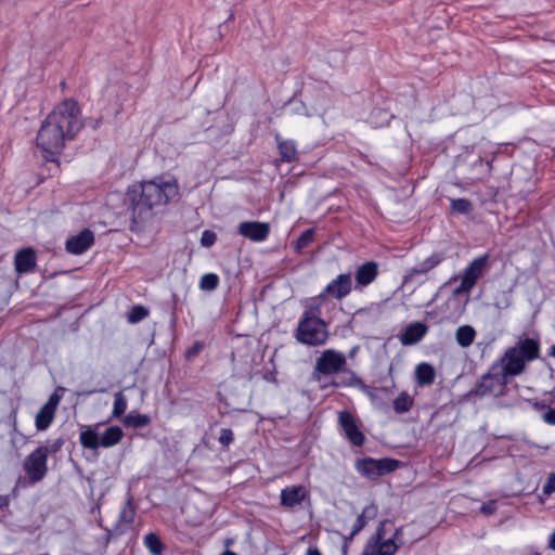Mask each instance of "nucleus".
I'll list each match as a JSON object with an SVG mask.
<instances>
[{
	"label": "nucleus",
	"mask_w": 555,
	"mask_h": 555,
	"mask_svg": "<svg viewBox=\"0 0 555 555\" xmlns=\"http://www.w3.org/2000/svg\"><path fill=\"white\" fill-rule=\"evenodd\" d=\"M234 440L233 431L230 428H221L220 436H219V442L223 447H229Z\"/></svg>",
	"instance_id": "58836bf2"
},
{
	"label": "nucleus",
	"mask_w": 555,
	"mask_h": 555,
	"mask_svg": "<svg viewBox=\"0 0 555 555\" xmlns=\"http://www.w3.org/2000/svg\"><path fill=\"white\" fill-rule=\"evenodd\" d=\"M543 494L551 495L555 492V474H551L543 486Z\"/></svg>",
	"instance_id": "79ce46f5"
},
{
	"label": "nucleus",
	"mask_w": 555,
	"mask_h": 555,
	"mask_svg": "<svg viewBox=\"0 0 555 555\" xmlns=\"http://www.w3.org/2000/svg\"><path fill=\"white\" fill-rule=\"evenodd\" d=\"M540 346L538 340L533 338H524L504 352L501 359L500 371L507 376H515L520 374L526 366V363L539 357Z\"/></svg>",
	"instance_id": "7ed1b4c3"
},
{
	"label": "nucleus",
	"mask_w": 555,
	"mask_h": 555,
	"mask_svg": "<svg viewBox=\"0 0 555 555\" xmlns=\"http://www.w3.org/2000/svg\"><path fill=\"white\" fill-rule=\"evenodd\" d=\"M444 259L443 254L434 253L424 261L417 263L413 268L406 270L403 276V283L415 282L420 276L426 275L429 271L436 268Z\"/></svg>",
	"instance_id": "9b49d317"
},
{
	"label": "nucleus",
	"mask_w": 555,
	"mask_h": 555,
	"mask_svg": "<svg viewBox=\"0 0 555 555\" xmlns=\"http://www.w3.org/2000/svg\"><path fill=\"white\" fill-rule=\"evenodd\" d=\"M79 440L81 446L86 449L96 450L101 447L100 435L91 428L81 431Z\"/></svg>",
	"instance_id": "cd10ccee"
},
{
	"label": "nucleus",
	"mask_w": 555,
	"mask_h": 555,
	"mask_svg": "<svg viewBox=\"0 0 555 555\" xmlns=\"http://www.w3.org/2000/svg\"><path fill=\"white\" fill-rule=\"evenodd\" d=\"M149 314V310L143 306H134L129 314H128V322L129 323H138L142 321L144 318H146Z\"/></svg>",
	"instance_id": "c9c22d12"
},
{
	"label": "nucleus",
	"mask_w": 555,
	"mask_h": 555,
	"mask_svg": "<svg viewBox=\"0 0 555 555\" xmlns=\"http://www.w3.org/2000/svg\"><path fill=\"white\" fill-rule=\"evenodd\" d=\"M338 423L346 438L356 447H362L365 441L364 434L360 430L358 420L348 411L338 414Z\"/></svg>",
	"instance_id": "9d476101"
},
{
	"label": "nucleus",
	"mask_w": 555,
	"mask_h": 555,
	"mask_svg": "<svg viewBox=\"0 0 555 555\" xmlns=\"http://www.w3.org/2000/svg\"><path fill=\"white\" fill-rule=\"evenodd\" d=\"M93 392H95V390L87 391L86 395H92Z\"/></svg>",
	"instance_id": "864d4df0"
},
{
	"label": "nucleus",
	"mask_w": 555,
	"mask_h": 555,
	"mask_svg": "<svg viewBox=\"0 0 555 555\" xmlns=\"http://www.w3.org/2000/svg\"><path fill=\"white\" fill-rule=\"evenodd\" d=\"M542 420L548 425H555V409L550 406L541 414Z\"/></svg>",
	"instance_id": "a18cd8bd"
},
{
	"label": "nucleus",
	"mask_w": 555,
	"mask_h": 555,
	"mask_svg": "<svg viewBox=\"0 0 555 555\" xmlns=\"http://www.w3.org/2000/svg\"><path fill=\"white\" fill-rule=\"evenodd\" d=\"M133 498L132 495H128L120 513L118 516V520L115 524L112 531L107 530L108 535L115 534L120 535L125 533L132 525L135 516V508L133 506Z\"/></svg>",
	"instance_id": "ddd939ff"
},
{
	"label": "nucleus",
	"mask_w": 555,
	"mask_h": 555,
	"mask_svg": "<svg viewBox=\"0 0 555 555\" xmlns=\"http://www.w3.org/2000/svg\"><path fill=\"white\" fill-rule=\"evenodd\" d=\"M49 452V447L40 446L25 459L23 468L28 477L29 483H37L47 475Z\"/></svg>",
	"instance_id": "423d86ee"
},
{
	"label": "nucleus",
	"mask_w": 555,
	"mask_h": 555,
	"mask_svg": "<svg viewBox=\"0 0 555 555\" xmlns=\"http://www.w3.org/2000/svg\"><path fill=\"white\" fill-rule=\"evenodd\" d=\"M370 548V555H395L399 544L393 539H387L378 543L367 542L365 548Z\"/></svg>",
	"instance_id": "4be33fe9"
},
{
	"label": "nucleus",
	"mask_w": 555,
	"mask_h": 555,
	"mask_svg": "<svg viewBox=\"0 0 555 555\" xmlns=\"http://www.w3.org/2000/svg\"><path fill=\"white\" fill-rule=\"evenodd\" d=\"M64 391L65 389L63 387H59L49 398L48 402L44 404L46 406L50 408L53 411H56V408L62 399L61 395L57 393V391Z\"/></svg>",
	"instance_id": "a19ab883"
},
{
	"label": "nucleus",
	"mask_w": 555,
	"mask_h": 555,
	"mask_svg": "<svg viewBox=\"0 0 555 555\" xmlns=\"http://www.w3.org/2000/svg\"><path fill=\"white\" fill-rule=\"evenodd\" d=\"M306 555H322L317 547H309Z\"/></svg>",
	"instance_id": "09e8293b"
},
{
	"label": "nucleus",
	"mask_w": 555,
	"mask_h": 555,
	"mask_svg": "<svg viewBox=\"0 0 555 555\" xmlns=\"http://www.w3.org/2000/svg\"><path fill=\"white\" fill-rule=\"evenodd\" d=\"M308 496L305 486H291L282 489L280 494V504L285 508L299 506Z\"/></svg>",
	"instance_id": "dca6fc26"
},
{
	"label": "nucleus",
	"mask_w": 555,
	"mask_h": 555,
	"mask_svg": "<svg viewBox=\"0 0 555 555\" xmlns=\"http://www.w3.org/2000/svg\"><path fill=\"white\" fill-rule=\"evenodd\" d=\"M496 501L490 500L486 503H483L480 507V512L487 516L492 515L496 512Z\"/></svg>",
	"instance_id": "37998d69"
},
{
	"label": "nucleus",
	"mask_w": 555,
	"mask_h": 555,
	"mask_svg": "<svg viewBox=\"0 0 555 555\" xmlns=\"http://www.w3.org/2000/svg\"><path fill=\"white\" fill-rule=\"evenodd\" d=\"M217 235L215 232L206 230L203 232L201 237V244L205 247H210L215 244Z\"/></svg>",
	"instance_id": "ea45409f"
},
{
	"label": "nucleus",
	"mask_w": 555,
	"mask_h": 555,
	"mask_svg": "<svg viewBox=\"0 0 555 555\" xmlns=\"http://www.w3.org/2000/svg\"><path fill=\"white\" fill-rule=\"evenodd\" d=\"M428 332V326L422 322L409 324L400 334L399 339L403 346H412L420 343Z\"/></svg>",
	"instance_id": "f3484780"
},
{
	"label": "nucleus",
	"mask_w": 555,
	"mask_h": 555,
	"mask_svg": "<svg viewBox=\"0 0 555 555\" xmlns=\"http://www.w3.org/2000/svg\"><path fill=\"white\" fill-rule=\"evenodd\" d=\"M488 256L483 255L474 259L469 266L464 270L460 285L453 291L455 296H460L465 293H469L475 286L478 279L482 275V272L487 266Z\"/></svg>",
	"instance_id": "1a4fd4ad"
},
{
	"label": "nucleus",
	"mask_w": 555,
	"mask_h": 555,
	"mask_svg": "<svg viewBox=\"0 0 555 555\" xmlns=\"http://www.w3.org/2000/svg\"><path fill=\"white\" fill-rule=\"evenodd\" d=\"M55 411L43 405L36 415V428L38 430H46L54 420Z\"/></svg>",
	"instance_id": "bb28decb"
},
{
	"label": "nucleus",
	"mask_w": 555,
	"mask_h": 555,
	"mask_svg": "<svg viewBox=\"0 0 555 555\" xmlns=\"http://www.w3.org/2000/svg\"><path fill=\"white\" fill-rule=\"evenodd\" d=\"M94 243V234L91 230L85 229L77 235L66 241L65 247L69 254L81 255L87 251Z\"/></svg>",
	"instance_id": "4468645a"
},
{
	"label": "nucleus",
	"mask_w": 555,
	"mask_h": 555,
	"mask_svg": "<svg viewBox=\"0 0 555 555\" xmlns=\"http://www.w3.org/2000/svg\"><path fill=\"white\" fill-rule=\"evenodd\" d=\"M402 537H403V530H402V527H400V528L396 529L393 535L390 539H393V542L398 543L400 546L403 543Z\"/></svg>",
	"instance_id": "49530a36"
},
{
	"label": "nucleus",
	"mask_w": 555,
	"mask_h": 555,
	"mask_svg": "<svg viewBox=\"0 0 555 555\" xmlns=\"http://www.w3.org/2000/svg\"><path fill=\"white\" fill-rule=\"evenodd\" d=\"M325 301L326 298L324 297V294H320L319 296L311 298L309 302L306 305V309L301 318H309L311 320H322L321 309Z\"/></svg>",
	"instance_id": "5701e85b"
},
{
	"label": "nucleus",
	"mask_w": 555,
	"mask_h": 555,
	"mask_svg": "<svg viewBox=\"0 0 555 555\" xmlns=\"http://www.w3.org/2000/svg\"><path fill=\"white\" fill-rule=\"evenodd\" d=\"M554 402H555L554 397L552 395H550L545 399L532 401L531 404L535 411L543 413L545 410H547L550 406H552L554 404Z\"/></svg>",
	"instance_id": "e433bc0d"
},
{
	"label": "nucleus",
	"mask_w": 555,
	"mask_h": 555,
	"mask_svg": "<svg viewBox=\"0 0 555 555\" xmlns=\"http://www.w3.org/2000/svg\"><path fill=\"white\" fill-rule=\"evenodd\" d=\"M388 525H391L390 520H384L379 524L375 534L371 537L369 542L378 543L380 541H384L385 534H386V527Z\"/></svg>",
	"instance_id": "4c0bfd02"
},
{
	"label": "nucleus",
	"mask_w": 555,
	"mask_h": 555,
	"mask_svg": "<svg viewBox=\"0 0 555 555\" xmlns=\"http://www.w3.org/2000/svg\"><path fill=\"white\" fill-rule=\"evenodd\" d=\"M15 270L18 273H26L36 266V254L33 248H24L15 255Z\"/></svg>",
	"instance_id": "6ab92c4d"
},
{
	"label": "nucleus",
	"mask_w": 555,
	"mask_h": 555,
	"mask_svg": "<svg viewBox=\"0 0 555 555\" xmlns=\"http://www.w3.org/2000/svg\"><path fill=\"white\" fill-rule=\"evenodd\" d=\"M370 548H371V547H369V548H364L363 555H370Z\"/></svg>",
	"instance_id": "603ef678"
},
{
	"label": "nucleus",
	"mask_w": 555,
	"mask_h": 555,
	"mask_svg": "<svg viewBox=\"0 0 555 555\" xmlns=\"http://www.w3.org/2000/svg\"><path fill=\"white\" fill-rule=\"evenodd\" d=\"M415 377L421 386L431 385L435 380V370L428 363H421L415 369Z\"/></svg>",
	"instance_id": "393cba45"
},
{
	"label": "nucleus",
	"mask_w": 555,
	"mask_h": 555,
	"mask_svg": "<svg viewBox=\"0 0 555 555\" xmlns=\"http://www.w3.org/2000/svg\"><path fill=\"white\" fill-rule=\"evenodd\" d=\"M124 437V431L118 426H112L100 436V443L103 448H111L117 444Z\"/></svg>",
	"instance_id": "a878e982"
},
{
	"label": "nucleus",
	"mask_w": 555,
	"mask_h": 555,
	"mask_svg": "<svg viewBox=\"0 0 555 555\" xmlns=\"http://www.w3.org/2000/svg\"><path fill=\"white\" fill-rule=\"evenodd\" d=\"M376 515H377V507L374 504L365 506L363 508L362 513L357 517V520L352 527V530H351L349 537L346 538V540H352L353 537L364 528L367 520L375 518Z\"/></svg>",
	"instance_id": "412c9836"
},
{
	"label": "nucleus",
	"mask_w": 555,
	"mask_h": 555,
	"mask_svg": "<svg viewBox=\"0 0 555 555\" xmlns=\"http://www.w3.org/2000/svg\"><path fill=\"white\" fill-rule=\"evenodd\" d=\"M237 232L250 241L262 242L270 233V225L266 222L244 221L238 224Z\"/></svg>",
	"instance_id": "f8f14e48"
},
{
	"label": "nucleus",
	"mask_w": 555,
	"mask_h": 555,
	"mask_svg": "<svg viewBox=\"0 0 555 555\" xmlns=\"http://www.w3.org/2000/svg\"><path fill=\"white\" fill-rule=\"evenodd\" d=\"M127 410V398L122 393V391H118L114 396V408L112 412V417L118 418L120 417Z\"/></svg>",
	"instance_id": "2f4dec72"
},
{
	"label": "nucleus",
	"mask_w": 555,
	"mask_h": 555,
	"mask_svg": "<svg viewBox=\"0 0 555 555\" xmlns=\"http://www.w3.org/2000/svg\"><path fill=\"white\" fill-rule=\"evenodd\" d=\"M476 331L470 325H461L455 331V340L462 348L469 347L475 338H476Z\"/></svg>",
	"instance_id": "b1692460"
},
{
	"label": "nucleus",
	"mask_w": 555,
	"mask_h": 555,
	"mask_svg": "<svg viewBox=\"0 0 555 555\" xmlns=\"http://www.w3.org/2000/svg\"><path fill=\"white\" fill-rule=\"evenodd\" d=\"M8 505H9V498L5 495H0V509L8 507Z\"/></svg>",
	"instance_id": "de8ad7c7"
},
{
	"label": "nucleus",
	"mask_w": 555,
	"mask_h": 555,
	"mask_svg": "<svg viewBox=\"0 0 555 555\" xmlns=\"http://www.w3.org/2000/svg\"><path fill=\"white\" fill-rule=\"evenodd\" d=\"M219 285V276L215 273H206L199 281V288L202 291H215Z\"/></svg>",
	"instance_id": "72a5a7b5"
},
{
	"label": "nucleus",
	"mask_w": 555,
	"mask_h": 555,
	"mask_svg": "<svg viewBox=\"0 0 555 555\" xmlns=\"http://www.w3.org/2000/svg\"><path fill=\"white\" fill-rule=\"evenodd\" d=\"M81 129L78 103L67 99L42 121L36 138L37 147L47 160H54L64 149L65 141L73 140Z\"/></svg>",
	"instance_id": "f257e3e1"
},
{
	"label": "nucleus",
	"mask_w": 555,
	"mask_h": 555,
	"mask_svg": "<svg viewBox=\"0 0 555 555\" xmlns=\"http://www.w3.org/2000/svg\"><path fill=\"white\" fill-rule=\"evenodd\" d=\"M295 337L305 345H324L328 338L327 324L323 320L300 318Z\"/></svg>",
	"instance_id": "20e7f679"
},
{
	"label": "nucleus",
	"mask_w": 555,
	"mask_h": 555,
	"mask_svg": "<svg viewBox=\"0 0 555 555\" xmlns=\"http://www.w3.org/2000/svg\"><path fill=\"white\" fill-rule=\"evenodd\" d=\"M414 404V399L406 391H402L395 400H393V410L398 414H403L409 412Z\"/></svg>",
	"instance_id": "c85d7f7f"
},
{
	"label": "nucleus",
	"mask_w": 555,
	"mask_h": 555,
	"mask_svg": "<svg viewBox=\"0 0 555 555\" xmlns=\"http://www.w3.org/2000/svg\"><path fill=\"white\" fill-rule=\"evenodd\" d=\"M347 361L344 353L334 349L324 350L321 356L317 359L314 375H333L341 372L346 366Z\"/></svg>",
	"instance_id": "6e6552de"
},
{
	"label": "nucleus",
	"mask_w": 555,
	"mask_h": 555,
	"mask_svg": "<svg viewBox=\"0 0 555 555\" xmlns=\"http://www.w3.org/2000/svg\"><path fill=\"white\" fill-rule=\"evenodd\" d=\"M506 384L507 377L500 371V366L494 364L487 374L482 375L469 395L478 397L487 395L499 396L503 393Z\"/></svg>",
	"instance_id": "39448f33"
},
{
	"label": "nucleus",
	"mask_w": 555,
	"mask_h": 555,
	"mask_svg": "<svg viewBox=\"0 0 555 555\" xmlns=\"http://www.w3.org/2000/svg\"><path fill=\"white\" fill-rule=\"evenodd\" d=\"M400 465V462L392 459L375 460L366 457L356 462L357 470L364 477L370 479H377L380 476L395 472Z\"/></svg>",
	"instance_id": "0eeeda50"
},
{
	"label": "nucleus",
	"mask_w": 555,
	"mask_h": 555,
	"mask_svg": "<svg viewBox=\"0 0 555 555\" xmlns=\"http://www.w3.org/2000/svg\"><path fill=\"white\" fill-rule=\"evenodd\" d=\"M378 274V267L377 263L374 261H367L363 264H361L354 274L357 288L365 287L369 284H371Z\"/></svg>",
	"instance_id": "a211bd4d"
},
{
	"label": "nucleus",
	"mask_w": 555,
	"mask_h": 555,
	"mask_svg": "<svg viewBox=\"0 0 555 555\" xmlns=\"http://www.w3.org/2000/svg\"><path fill=\"white\" fill-rule=\"evenodd\" d=\"M548 546L550 548L555 550V531L550 537Z\"/></svg>",
	"instance_id": "8fccbe9b"
},
{
	"label": "nucleus",
	"mask_w": 555,
	"mask_h": 555,
	"mask_svg": "<svg viewBox=\"0 0 555 555\" xmlns=\"http://www.w3.org/2000/svg\"><path fill=\"white\" fill-rule=\"evenodd\" d=\"M451 210L456 214L467 215L473 210V204L467 198L451 199Z\"/></svg>",
	"instance_id": "473e14b6"
},
{
	"label": "nucleus",
	"mask_w": 555,
	"mask_h": 555,
	"mask_svg": "<svg viewBox=\"0 0 555 555\" xmlns=\"http://www.w3.org/2000/svg\"><path fill=\"white\" fill-rule=\"evenodd\" d=\"M352 288V280L350 274H339L323 291L324 297L332 296L341 300L350 294Z\"/></svg>",
	"instance_id": "2eb2a0df"
},
{
	"label": "nucleus",
	"mask_w": 555,
	"mask_h": 555,
	"mask_svg": "<svg viewBox=\"0 0 555 555\" xmlns=\"http://www.w3.org/2000/svg\"><path fill=\"white\" fill-rule=\"evenodd\" d=\"M550 356L554 357L555 358V345L552 346L551 350H550Z\"/></svg>",
	"instance_id": "3c124183"
},
{
	"label": "nucleus",
	"mask_w": 555,
	"mask_h": 555,
	"mask_svg": "<svg viewBox=\"0 0 555 555\" xmlns=\"http://www.w3.org/2000/svg\"><path fill=\"white\" fill-rule=\"evenodd\" d=\"M278 143V150L281 156V160L285 163H292L297 159L296 144L292 140H282L279 134L275 135Z\"/></svg>",
	"instance_id": "aec40b11"
},
{
	"label": "nucleus",
	"mask_w": 555,
	"mask_h": 555,
	"mask_svg": "<svg viewBox=\"0 0 555 555\" xmlns=\"http://www.w3.org/2000/svg\"><path fill=\"white\" fill-rule=\"evenodd\" d=\"M204 348V344L201 341H195L191 348L186 351V358L192 359L196 357Z\"/></svg>",
	"instance_id": "c03bdc74"
},
{
	"label": "nucleus",
	"mask_w": 555,
	"mask_h": 555,
	"mask_svg": "<svg viewBox=\"0 0 555 555\" xmlns=\"http://www.w3.org/2000/svg\"><path fill=\"white\" fill-rule=\"evenodd\" d=\"M179 196V185L173 178L157 177L133 186L127 192L133 222L142 223L150 219L154 209L166 206Z\"/></svg>",
	"instance_id": "f03ea898"
},
{
	"label": "nucleus",
	"mask_w": 555,
	"mask_h": 555,
	"mask_svg": "<svg viewBox=\"0 0 555 555\" xmlns=\"http://www.w3.org/2000/svg\"><path fill=\"white\" fill-rule=\"evenodd\" d=\"M314 240V230L308 229L301 233V235L296 241V250L299 253L304 248L308 247Z\"/></svg>",
	"instance_id": "f704fd0d"
},
{
	"label": "nucleus",
	"mask_w": 555,
	"mask_h": 555,
	"mask_svg": "<svg viewBox=\"0 0 555 555\" xmlns=\"http://www.w3.org/2000/svg\"><path fill=\"white\" fill-rule=\"evenodd\" d=\"M122 422L125 426L142 428L149 425L150 417L144 414L130 413L124 417Z\"/></svg>",
	"instance_id": "7c9ffc66"
},
{
	"label": "nucleus",
	"mask_w": 555,
	"mask_h": 555,
	"mask_svg": "<svg viewBox=\"0 0 555 555\" xmlns=\"http://www.w3.org/2000/svg\"><path fill=\"white\" fill-rule=\"evenodd\" d=\"M144 545L152 555H163L165 550L160 538L154 532H150L144 537Z\"/></svg>",
	"instance_id": "c756f323"
}]
</instances>
